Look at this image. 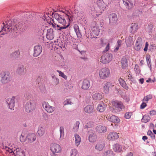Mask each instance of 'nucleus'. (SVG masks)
<instances>
[{"mask_svg": "<svg viewBox=\"0 0 156 156\" xmlns=\"http://www.w3.org/2000/svg\"><path fill=\"white\" fill-rule=\"evenodd\" d=\"M54 16L58 23H55L53 20H51L50 23L54 28H55L56 25L57 27L58 28L57 29L58 30L61 31L62 29H66L69 26V23H68L67 25L66 21L63 16L57 13H55Z\"/></svg>", "mask_w": 156, "mask_h": 156, "instance_id": "nucleus-1", "label": "nucleus"}, {"mask_svg": "<svg viewBox=\"0 0 156 156\" xmlns=\"http://www.w3.org/2000/svg\"><path fill=\"white\" fill-rule=\"evenodd\" d=\"M50 149L52 153L51 156H58L57 154L60 153L62 151L61 147L55 143H51L50 145Z\"/></svg>", "mask_w": 156, "mask_h": 156, "instance_id": "nucleus-2", "label": "nucleus"}, {"mask_svg": "<svg viewBox=\"0 0 156 156\" xmlns=\"http://www.w3.org/2000/svg\"><path fill=\"white\" fill-rule=\"evenodd\" d=\"M36 103L34 100L31 99L27 102L25 104V109L27 113L33 112L36 108Z\"/></svg>", "mask_w": 156, "mask_h": 156, "instance_id": "nucleus-3", "label": "nucleus"}, {"mask_svg": "<svg viewBox=\"0 0 156 156\" xmlns=\"http://www.w3.org/2000/svg\"><path fill=\"white\" fill-rule=\"evenodd\" d=\"M1 82L3 84L8 83L10 80V73L8 72H2L1 73Z\"/></svg>", "mask_w": 156, "mask_h": 156, "instance_id": "nucleus-4", "label": "nucleus"}, {"mask_svg": "<svg viewBox=\"0 0 156 156\" xmlns=\"http://www.w3.org/2000/svg\"><path fill=\"white\" fill-rule=\"evenodd\" d=\"M112 105L114 107V108L116 112L121 111L124 108V106L121 101L115 100L112 102Z\"/></svg>", "mask_w": 156, "mask_h": 156, "instance_id": "nucleus-5", "label": "nucleus"}, {"mask_svg": "<svg viewBox=\"0 0 156 156\" xmlns=\"http://www.w3.org/2000/svg\"><path fill=\"white\" fill-rule=\"evenodd\" d=\"M99 75L101 79H106L110 75V70L109 69L106 67L102 68L99 70Z\"/></svg>", "mask_w": 156, "mask_h": 156, "instance_id": "nucleus-6", "label": "nucleus"}, {"mask_svg": "<svg viewBox=\"0 0 156 156\" xmlns=\"http://www.w3.org/2000/svg\"><path fill=\"white\" fill-rule=\"evenodd\" d=\"M112 59V55L111 54L106 53L103 54L101 56V62L104 64L109 63Z\"/></svg>", "mask_w": 156, "mask_h": 156, "instance_id": "nucleus-7", "label": "nucleus"}, {"mask_svg": "<svg viewBox=\"0 0 156 156\" xmlns=\"http://www.w3.org/2000/svg\"><path fill=\"white\" fill-rule=\"evenodd\" d=\"M144 45V42L143 41L141 38L139 37L137 39L134 48L136 51L140 50Z\"/></svg>", "mask_w": 156, "mask_h": 156, "instance_id": "nucleus-8", "label": "nucleus"}, {"mask_svg": "<svg viewBox=\"0 0 156 156\" xmlns=\"http://www.w3.org/2000/svg\"><path fill=\"white\" fill-rule=\"evenodd\" d=\"M15 97L9 98L6 100V101L9 109L14 110L15 105Z\"/></svg>", "mask_w": 156, "mask_h": 156, "instance_id": "nucleus-9", "label": "nucleus"}, {"mask_svg": "<svg viewBox=\"0 0 156 156\" xmlns=\"http://www.w3.org/2000/svg\"><path fill=\"white\" fill-rule=\"evenodd\" d=\"M42 106L49 113L53 112L55 110V108L50 105L47 102H44Z\"/></svg>", "mask_w": 156, "mask_h": 156, "instance_id": "nucleus-10", "label": "nucleus"}, {"mask_svg": "<svg viewBox=\"0 0 156 156\" xmlns=\"http://www.w3.org/2000/svg\"><path fill=\"white\" fill-rule=\"evenodd\" d=\"M109 23L111 25L116 23L118 20L117 15L115 13L110 14L108 16Z\"/></svg>", "mask_w": 156, "mask_h": 156, "instance_id": "nucleus-11", "label": "nucleus"}, {"mask_svg": "<svg viewBox=\"0 0 156 156\" xmlns=\"http://www.w3.org/2000/svg\"><path fill=\"white\" fill-rule=\"evenodd\" d=\"M119 137L118 134L115 132H110L108 135L107 138L109 140H115Z\"/></svg>", "mask_w": 156, "mask_h": 156, "instance_id": "nucleus-12", "label": "nucleus"}, {"mask_svg": "<svg viewBox=\"0 0 156 156\" xmlns=\"http://www.w3.org/2000/svg\"><path fill=\"white\" fill-rule=\"evenodd\" d=\"M90 86V81L87 79L83 80L81 84V88L83 90H87Z\"/></svg>", "mask_w": 156, "mask_h": 156, "instance_id": "nucleus-13", "label": "nucleus"}, {"mask_svg": "<svg viewBox=\"0 0 156 156\" xmlns=\"http://www.w3.org/2000/svg\"><path fill=\"white\" fill-rule=\"evenodd\" d=\"M106 118L108 121L113 123H118L120 122V119L117 116L115 115H109L107 116Z\"/></svg>", "mask_w": 156, "mask_h": 156, "instance_id": "nucleus-14", "label": "nucleus"}, {"mask_svg": "<svg viewBox=\"0 0 156 156\" xmlns=\"http://www.w3.org/2000/svg\"><path fill=\"white\" fill-rule=\"evenodd\" d=\"M42 51V48L41 45L35 46L34 48V56L37 57L39 55Z\"/></svg>", "mask_w": 156, "mask_h": 156, "instance_id": "nucleus-15", "label": "nucleus"}, {"mask_svg": "<svg viewBox=\"0 0 156 156\" xmlns=\"http://www.w3.org/2000/svg\"><path fill=\"white\" fill-rule=\"evenodd\" d=\"M114 86L113 84L109 82L105 83L103 86L104 91L106 93H108L109 92V89Z\"/></svg>", "mask_w": 156, "mask_h": 156, "instance_id": "nucleus-16", "label": "nucleus"}, {"mask_svg": "<svg viewBox=\"0 0 156 156\" xmlns=\"http://www.w3.org/2000/svg\"><path fill=\"white\" fill-rule=\"evenodd\" d=\"M46 37L47 39L49 40H52L53 39L54 34L52 29L51 28L47 30Z\"/></svg>", "mask_w": 156, "mask_h": 156, "instance_id": "nucleus-17", "label": "nucleus"}, {"mask_svg": "<svg viewBox=\"0 0 156 156\" xmlns=\"http://www.w3.org/2000/svg\"><path fill=\"white\" fill-rule=\"evenodd\" d=\"M36 138V136L34 133L29 134L27 136V139L28 140V142L32 143L35 141Z\"/></svg>", "mask_w": 156, "mask_h": 156, "instance_id": "nucleus-18", "label": "nucleus"}, {"mask_svg": "<svg viewBox=\"0 0 156 156\" xmlns=\"http://www.w3.org/2000/svg\"><path fill=\"white\" fill-rule=\"evenodd\" d=\"M45 133V129L44 127L40 126L39 127L37 133V136L41 137L43 136Z\"/></svg>", "mask_w": 156, "mask_h": 156, "instance_id": "nucleus-19", "label": "nucleus"}, {"mask_svg": "<svg viewBox=\"0 0 156 156\" xmlns=\"http://www.w3.org/2000/svg\"><path fill=\"white\" fill-rule=\"evenodd\" d=\"M123 2L126 8L130 9L133 7V3L131 0H123Z\"/></svg>", "mask_w": 156, "mask_h": 156, "instance_id": "nucleus-20", "label": "nucleus"}, {"mask_svg": "<svg viewBox=\"0 0 156 156\" xmlns=\"http://www.w3.org/2000/svg\"><path fill=\"white\" fill-rule=\"evenodd\" d=\"M13 154L15 156H25L24 152L19 148H16L14 150Z\"/></svg>", "mask_w": 156, "mask_h": 156, "instance_id": "nucleus-21", "label": "nucleus"}, {"mask_svg": "<svg viewBox=\"0 0 156 156\" xmlns=\"http://www.w3.org/2000/svg\"><path fill=\"white\" fill-rule=\"evenodd\" d=\"M25 69L22 65L19 66L16 71V73L19 75L23 74L25 73Z\"/></svg>", "mask_w": 156, "mask_h": 156, "instance_id": "nucleus-22", "label": "nucleus"}, {"mask_svg": "<svg viewBox=\"0 0 156 156\" xmlns=\"http://www.w3.org/2000/svg\"><path fill=\"white\" fill-rule=\"evenodd\" d=\"M122 146L118 144H115L113 146V150L115 152H121L122 151Z\"/></svg>", "mask_w": 156, "mask_h": 156, "instance_id": "nucleus-23", "label": "nucleus"}, {"mask_svg": "<svg viewBox=\"0 0 156 156\" xmlns=\"http://www.w3.org/2000/svg\"><path fill=\"white\" fill-rule=\"evenodd\" d=\"M122 67V69L126 68L128 66V61L126 58L123 57L121 60Z\"/></svg>", "mask_w": 156, "mask_h": 156, "instance_id": "nucleus-24", "label": "nucleus"}, {"mask_svg": "<svg viewBox=\"0 0 156 156\" xmlns=\"http://www.w3.org/2000/svg\"><path fill=\"white\" fill-rule=\"evenodd\" d=\"M94 107L91 105H88L86 106L84 108L85 112L87 113H92L93 111Z\"/></svg>", "mask_w": 156, "mask_h": 156, "instance_id": "nucleus-25", "label": "nucleus"}, {"mask_svg": "<svg viewBox=\"0 0 156 156\" xmlns=\"http://www.w3.org/2000/svg\"><path fill=\"white\" fill-rule=\"evenodd\" d=\"M75 138V142L76 145L78 147L80 144L81 142V138L80 136L77 134L74 135Z\"/></svg>", "mask_w": 156, "mask_h": 156, "instance_id": "nucleus-26", "label": "nucleus"}, {"mask_svg": "<svg viewBox=\"0 0 156 156\" xmlns=\"http://www.w3.org/2000/svg\"><path fill=\"white\" fill-rule=\"evenodd\" d=\"M119 81L121 85L124 89L127 90L128 89V87L125 81L122 79L120 78L119 79Z\"/></svg>", "mask_w": 156, "mask_h": 156, "instance_id": "nucleus-27", "label": "nucleus"}, {"mask_svg": "<svg viewBox=\"0 0 156 156\" xmlns=\"http://www.w3.org/2000/svg\"><path fill=\"white\" fill-rule=\"evenodd\" d=\"M107 127L104 126H98V133H104L107 131Z\"/></svg>", "mask_w": 156, "mask_h": 156, "instance_id": "nucleus-28", "label": "nucleus"}, {"mask_svg": "<svg viewBox=\"0 0 156 156\" xmlns=\"http://www.w3.org/2000/svg\"><path fill=\"white\" fill-rule=\"evenodd\" d=\"M104 140H100L98 143V150L101 151L104 147Z\"/></svg>", "mask_w": 156, "mask_h": 156, "instance_id": "nucleus-29", "label": "nucleus"}, {"mask_svg": "<svg viewBox=\"0 0 156 156\" xmlns=\"http://www.w3.org/2000/svg\"><path fill=\"white\" fill-rule=\"evenodd\" d=\"M146 60L147 64L150 70H151V56L149 55H146Z\"/></svg>", "mask_w": 156, "mask_h": 156, "instance_id": "nucleus-30", "label": "nucleus"}, {"mask_svg": "<svg viewBox=\"0 0 156 156\" xmlns=\"http://www.w3.org/2000/svg\"><path fill=\"white\" fill-rule=\"evenodd\" d=\"M97 136L94 133L90 134L89 136V140L91 142H94L96 141L97 139Z\"/></svg>", "mask_w": 156, "mask_h": 156, "instance_id": "nucleus-31", "label": "nucleus"}, {"mask_svg": "<svg viewBox=\"0 0 156 156\" xmlns=\"http://www.w3.org/2000/svg\"><path fill=\"white\" fill-rule=\"evenodd\" d=\"M138 25L136 23H132L130 26L131 32H135L138 29Z\"/></svg>", "mask_w": 156, "mask_h": 156, "instance_id": "nucleus-32", "label": "nucleus"}, {"mask_svg": "<svg viewBox=\"0 0 156 156\" xmlns=\"http://www.w3.org/2000/svg\"><path fill=\"white\" fill-rule=\"evenodd\" d=\"M106 105L103 103L98 105V111L102 112H104L105 108Z\"/></svg>", "mask_w": 156, "mask_h": 156, "instance_id": "nucleus-33", "label": "nucleus"}, {"mask_svg": "<svg viewBox=\"0 0 156 156\" xmlns=\"http://www.w3.org/2000/svg\"><path fill=\"white\" fill-rule=\"evenodd\" d=\"M150 118L149 115H145L143 116L141 119V121L143 122L147 123L150 120Z\"/></svg>", "mask_w": 156, "mask_h": 156, "instance_id": "nucleus-34", "label": "nucleus"}, {"mask_svg": "<svg viewBox=\"0 0 156 156\" xmlns=\"http://www.w3.org/2000/svg\"><path fill=\"white\" fill-rule=\"evenodd\" d=\"M60 140H62L63 139L64 135V129L63 127L61 126L60 127Z\"/></svg>", "mask_w": 156, "mask_h": 156, "instance_id": "nucleus-35", "label": "nucleus"}, {"mask_svg": "<svg viewBox=\"0 0 156 156\" xmlns=\"http://www.w3.org/2000/svg\"><path fill=\"white\" fill-rule=\"evenodd\" d=\"M103 156H114V154L113 151L111 150H108L104 153Z\"/></svg>", "mask_w": 156, "mask_h": 156, "instance_id": "nucleus-36", "label": "nucleus"}, {"mask_svg": "<svg viewBox=\"0 0 156 156\" xmlns=\"http://www.w3.org/2000/svg\"><path fill=\"white\" fill-rule=\"evenodd\" d=\"M152 98V96L151 94H149L145 96L143 100V101L147 103L148 101L151 99Z\"/></svg>", "mask_w": 156, "mask_h": 156, "instance_id": "nucleus-37", "label": "nucleus"}, {"mask_svg": "<svg viewBox=\"0 0 156 156\" xmlns=\"http://www.w3.org/2000/svg\"><path fill=\"white\" fill-rule=\"evenodd\" d=\"M80 122L79 121H76L74 125L73 128V131L75 132H76L78 130L79 128Z\"/></svg>", "mask_w": 156, "mask_h": 156, "instance_id": "nucleus-38", "label": "nucleus"}, {"mask_svg": "<svg viewBox=\"0 0 156 156\" xmlns=\"http://www.w3.org/2000/svg\"><path fill=\"white\" fill-rule=\"evenodd\" d=\"M56 71L58 73L59 76L62 77L65 80L67 79V76L63 72L58 70H57Z\"/></svg>", "mask_w": 156, "mask_h": 156, "instance_id": "nucleus-39", "label": "nucleus"}, {"mask_svg": "<svg viewBox=\"0 0 156 156\" xmlns=\"http://www.w3.org/2000/svg\"><path fill=\"white\" fill-rule=\"evenodd\" d=\"M98 6H99V8L102 11H104V9H105V5L104 2H99L98 3Z\"/></svg>", "mask_w": 156, "mask_h": 156, "instance_id": "nucleus-40", "label": "nucleus"}, {"mask_svg": "<svg viewBox=\"0 0 156 156\" xmlns=\"http://www.w3.org/2000/svg\"><path fill=\"white\" fill-rule=\"evenodd\" d=\"M78 153V152L77 150L75 149H73L70 151V156H76Z\"/></svg>", "mask_w": 156, "mask_h": 156, "instance_id": "nucleus-41", "label": "nucleus"}, {"mask_svg": "<svg viewBox=\"0 0 156 156\" xmlns=\"http://www.w3.org/2000/svg\"><path fill=\"white\" fill-rule=\"evenodd\" d=\"M147 134L148 135L150 136L151 138L153 139H154L155 136L154 134H153L151 130H149L147 132Z\"/></svg>", "mask_w": 156, "mask_h": 156, "instance_id": "nucleus-42", "label": "nucleus"}, {"mask_svg": "<svg viewBox=\"0 0 156 156\" xmlns=\"http://www.w3.org/2000/svg\"><path fill=\"white\" fill-rule=\"evenodd\" d=\"M19 55V52L18 51H16L12 54V56L13 58H18Z\"/></svg>", "mask_w": 156, "mask_h": 156, "instance_id": "nucleus-43", "label": "nucleus"}, {"mask_svg": "<svg viewBox=\"0 0 156 156\" xmlns=\"http://www.w3.org/2000/svg\"><path fill=\"white\" fill-rule=\"evenodd\" d=\"M104 23L103 21L101 22H100V26L99 27V32L101 31H103L104 30V28L103 26L104 25Z\"/></svg>", "mask_w": 156, "mask_h": 156, "instance_id": "nucleus-44", "label": "nucleus"}, {"mask_svg": "<svg viewBox=\"0 0 156 156\" xmlns=\"http://www.w3.org/2000/svg\"><path fill=\"white\" fill-rule=\"evenodd\" d=\"M74 29L76 35L78 36L80 34L78 26L77 25H75L74 26Z\"/></svg>", "mask_w": 156, "mask_h": 156, "instance_id": "nucleus-45", "label": "nucleus"}, {"mask_svg": "<svg viewBox=\"0 0 156 156\" xmlns=\"http://www.w3.org/2000/svg\"><path fill=\"white\" fill-rule=\"evenodd\" d=\"M132 112H127L125 115V117L126 119H129L132 115Z\"/></svg>", "mask_w": 156, "mask_h": 156, "instance_id": "nucleus-46", "label": "nucleus"}, {"mask_svg": "<svg viewBox=\"0 0 156 156\" xmlns=\"http://www.w3.org/2000/svg\"><path fill=\"white\" fill-rule=\"evenodd\" d=\"M147 103L144 101L140 105V109H143L145 108L147 106Z\"/></svg>", "mask_w": 156, "mask_h": 156, "instance_id": "nucleus-47", "label": "nucleus"}, {"mask_svg": "<svg viewBox=\"0 0 156 156\" xmlns=\"http://www.w3.org/2000/svg\"><path fill=\"white\" fill-rule=\"evenodd\" d=\"M71 103V101L70 99H67L64 102V105H70Z\"/></svg>", "mask_w": 156, "mask_h": 156, "instance_id": "nucleus-48", "label": "nucleus"}, {"mask_svg": "<svg viewBox=\"0 0 156 156\" xmlns=\"http://www.w3.org/2000/svg\"><path fill=\"white\" fill-rule=\"evenodd\" d=\"M26 138L22 134L20 137V140L21 142H24L25 141Z\"/></svg>", "mask_w": 156, "mask_h": 156, "instance_id": "nucleus-49", "label": "nucleus"}, {"mask_svg": "<svg viewBox=\"0 0 156 156\" xmlns=\"http://www.w3.org/2000/svg\"><path fill=\"white\" fill-rule=\"evenodd\" d=\"M92 98L94 100H96L98 99V93L96 91V93H93L92 96Z\"/></svg>", "mask_w": 156, "mask_h": 156, "instance_id": "nucleus-50", "label": "nucleus"}, {"mask_svg": "<svg viewBox=\"0 0 156 156\" xmlns=\"http://www.w3.org/2000/svg\"><path fill=\"white\" fill-rule=\"evenodd\" d=\"M127 74L128 75V79L131 81V80L133 79V77L131 73H130V72H128Z\"/></svg>", "mask_w": 156, "mask_h": 156, "instance_id": "nucleus-51", "label": "nucleus"}, {"mask_svg": "<svg viewBox=\"0 0 156 156\" xmlns=\"http://www.w3.org/2000/svg\"><path fill=\"white\" fill-rule=\"evenodd\" d=\"M122 40H118L117 42V46L119 47H120L121 46Z\"/></svg>", "mask_w": 156, "mask_h": 156, "instance_id": "nucleus-52", "label": "nucleus"}, {"mask_svg": "<svg viewBox=\"0 0 156 156\" xmlns=\"http://www.w3.org/2000/svg\"><path fill=\"white\" fill-rule=\"evenodd\" d=\"M148 46V43L147 42H146L145 43V47L144 48V51H147Z\"/></svg>", "mask_w": 156, "mask_h": 156, "instance_id": "nucleus-53", "label": "nucleus"}, {"mask_svg": "<svg viewBox=\"0 0 156 156\" xmlns=\"http://www.w3.org/2000/svg\"><path fill=\"white\" fill-rule=\"evenodd\" d=\"M150 114L151 115H153L156 114V112L154 110L150 111Z\"/></svg>", "mask_w": 156, "mask_h": 156, "instance_id": "nucleus-54", "label": "nucleus"}, {"mask_svg": "<svg viewBox=\"0 0 156 156\" xmlns=\"http://www.w3.org/2000/svg\"><path fill=\"white\" fill-rule=\"evenodd\" d=\"M125 42L126 44V45L127 47H129V45H130L131 44V42L129 41L128 40H126Z\"/></svg>", "mask_w": 156, "mask_h": 156, "instance_id": "nucleus-55", "label": "nucleus"}, {"mask_svg": "<svg viewBox=\"0 0 156 156\" xmlns=\"http://www.w3.org/2000/svg\"><path fill=\"white\" fill-rule=\"evenodd\" d=\"M7 151H8L9 153H12L14 152V150H13V149H10L9 148H8V149L6 150Z\"/></svg>", "mask_w": 156, "mask_h": 156, "instance_id": "nucleus-56", "label": "nucleus"}, {"mask_svg": "<svg viewBox=\"0 0 156 156\" xmlns=\"http://www.w3.org/2000/svg\"><path fill=\"white\" fill-rule=\"evenodd\" d=\"M109 45L110 44L109 43H108V44L107 45L106 47L105 48V51H108L109 49Z\"/></svg>", "mask_w": 156, "mask_h": 156, "instance_id": "nucleus-57", "label": "nucleus"}, {"mask_svg": "<svg viewBox=\"0 0 156 156\" xmlns=\"http://www.w3.org/2000/svg\"><path fill=\"white\" fill-rule=\"evenodd\" d=\"M125 156H133V154L131 152L127 153Z\"/></svg>", "mask_w": 156, "mask_h": 156, "instance_id": "nucleus-58", "label": "nucleus"}, {"mask_svg": "<svg viewBox=\"0 0 156 156\" xmlns=\"http://www.w3.org/2000/svg\"><path fill=\"white\" fill-rule=\"evenodd\" d=\"M92 41H97V37H93L92 38Z\"/></svg>", "mask_w": 156, "mask_h": 156, "instance_id": "nucleus-59", "label": "nucleus"}, {"mask_svg": "<svg viewBox=\"0 0 156 156\" xmlns=\"http://www.w3.org/2000/svg\"><path fill=\"white\" fill-rule=\"evenodd\" d=\"M139 81L141 84H143L144 83V79L143 78H141L139 80Z\"/></svg>", "mask_w": 156, "mask_h": 156, "instance_id": "nucleus-60", "label": "nucleus"}, {"mask_svg": "<svg viewBox=\"0 0 156 156\" xmlns=\"http://www.w3.org/2000/svg\"><path fill=\"white\" fill-rule=\"evenodd\" d=\"M147 137L146 136H144L143 137L142 139L144 141L146 140H147Z\"/></svg>", "mask_w": 156, "mask_h": 156, "instance_id": "nucleus-61", "label": "nucleus"}, {"mask_svg": "<svg viewBox=\"0 0 156 156\" xmlns=\"http://www.w3.org/2000/svg\"><path fill=\"white\" fill-rule=\"evenodd\" d=\"M95 28V27H94L93 28V29L92 30V31H93V32H94V34H95L96 35H97V31H95V30H94V29ZM96 29H97V28L96 27Z\"/></svg>", "mask_w": 156, "mask_h": 156, "instance_id": "nucleus-62", "label": "nucleus"}, {"mask_svg": "<svg viewBox=\"0 0 156 156\" xmlns=\"http://www.w3.org/2000/svg\"><path fill=\"white\" fill-rule=\"evenodd\" d=\"M119 48V47L116 46L114 50V51L115 52L117 51Z\"/></svg>", "mask_w": 156, "mask_h": 156, "instance_id": "nucleus-63", "label": "nucleus"}, {"mask_svg": "<svg viewBox=\"0 0 156 156\" xmlns=\"http://www.w3.org/2000/svg\"><path fill=\"white\" fill-rule=\"evenodd\" d=\"M77 15L79 16H82V13L78 12L77 13Z\"/></svg>", "mask_w": 156, "mask_h": 156, "instance_id": "nucleus-64", "label": "nucleus"}]
</instances>
